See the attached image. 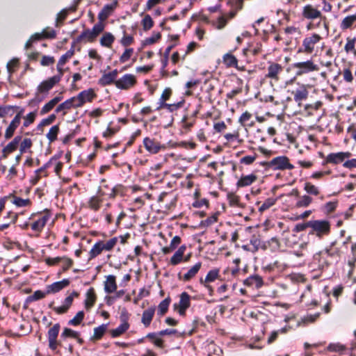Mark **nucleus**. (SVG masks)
I'll list each match as a JSON object with an SVG mask.
<instances>
[{"instance_id": "obj_44", "label": "nucleus", "mask_w": 356, "mask_h": 356, "mask_svg": "<svg viewBox=\"0 0 356 356\" xmlns=\"http://www.w3.org/2000/svg\"><path fill=\"white\" fill-rule=\"evenodd\" d=\"M114 41V35L109 32H106L103 34L102 37L100 39V44L103 47H111Z\"/></svg>"}, {"instance_id": "obj_31", "label": "nucleus", "mask_w": 356, "mask_h": 356, "mask_svg": "<svg viewBox=\"0 0 356 356\" xmlns=\"http://www.w3.org/2000/svg\"><path fill=\"white\" fill-rule=\"evenodd\" d=\"M146 337L156 347H158L159 348H165L164 341L163 339H162V337H161V335L159 334V332H149L146 335Z\"/></svg>"}, {"instance_id": "obj_26", "label": "nucleus", "mask_w": 356, "mask_h": 356, "mask_svg": "<svg viewBox=\"0 0 356 356\" xmlns=\"http://www.w3.org/2000/svg\"><path fill=\"white\" fill-rule=\"evenodd\" d=\"M128 191L127 187L122 184H115L112 187L111 194L108 195V200H115L117 196L124 197Z\"/></svg>"}, {"instance_id": "obj_53", "label": "nucleus", "mask_w": 356, "mask_h": 356, "mask_svg": "<svg viewBox=\"0 0 356 356\" xmlns=\"http://www.w3.org/2000/svg\"><path fill=\"white\" fill-rule=\"evenodd\" d=\"M107 330V324H102L97 327L94 328L93 336L92 340H99L101 339Z\"/></svg>"}, {"instance_id": "obj_8", "label": "nucleus", "mask_w": 356, "mask_h": 356, "mask_svg": "<svg viewBox=\"0 0 356 356\" xmlns=\"http://www.w3.org/2000/svg\"><path fill=\"white\" fill-rule=\"evenodd\" d=\"M322 40V37L317 33H313L306 36L302 42V45L299 47L298 53H304L306 54H312L314 50L316 45Z\"/></svg>"}, {"instance_id": "obj_58", "label": "nucleus", "mask_w": 356, "mask_h": 356, "mask_svg": "<svg viewBox=\"0 0 356 356\" xmlns=\"http://www.w3.org/2000/svg\"><path fill=\"white\" fill-rule=\"evenodd\" d=\"M12 202L18 207H29L32 204L30 199H22L16 195H12Z\"/></svg>"}, {"instance_id": "obj_39", "label": "nucleus", "mask_w": 356, "mask_h": 356, "mask_svg": "<svg viewBox=\"0 0 356 356\" xmlns=\"http://www.w3.org/2000/svg\"><path fill=\"white\" fill-rule=\"evenodd\" d=\"M161 38V34L160 32L153 33L151 37L147 38L142 41L141 47L138 49V51H140L146 46L151 45L157 42Z\"/></svg>"}, {"instance_id": "obj_9", "label": "nucleus", "mask_w": 356, "mask_h": 356, "mask_svg": "<svg viewBox=\"0 0 356 356\" xmlns=\"http://www.w3.org/2000/svg\"><path fill=\"white\" fill-rule=\"evenodd\" d=\"M292 68L296 70V76H301L303 74L319 70L318 65L315 64L311 59L306 61L294 63L292 64Z\"/></svg>"}, {"instance_id": "obj_16", "label": "nucleus", "mask_w": 356, "mask_h": 356, "mask_svg": "<svg viewBox=\"0 0 356 356\" xmlns=\"http://www.w3.org/2000/svg\"><path fill=\"white\" fill-rule=\"evenodd\" d=\"M350 156L351 153L349 152L330 153L326 156L325 159L323 162V165H325L327 163L337 165L339 163L343 162L346 159L350 157Z\"/></svg>"}, {"instance_id": "obj_48", "label": "nucleus", "mask_w": 356, "mask_h": 356, "mask_svg": "<svg viewBox=\"0 0 356 356\" xmlns=\"http://www.w3.org/2000/svg\"><path fill=\"white\" fill-rule=\"evenodd\" d=\"M238 60L232 53H227L222 56V62L227 67L236 66Z\"/></svg>"}, {"instance_id": "obj_40", "label": "nucleus", "mask_w": 356, "mask_h": 356, "mask_svg": "<svg viewBox=\"0 0 356 356\" xmlns=\"http://www.w3.org/2000/svg\"><path fill=\"white\" fill-rule=\"evenodd\" d=\"M252 118V113L248 111H245L240 116L238 122L243 127H253L254 125V122L251 120Z\"/></svg>"}, {"instance_id": "obj_37", "label": "nucleus", "mask_w": 356, "mask_h": 356, "mask_svg": "<svg viewBox=\"0 0 356 356\" xmlns=\"http://www.w3.org/2000/svg\"><path fill=\"white\" fill-rule=\"evenodd\" d=\"M21 121L14 118L5 131L4 137L6 140L11 138L16 129L19 126Z\"/></svg>"}, {"instance_id": "obj_20", "label": "nucleus", "mask_w": 356, "mask_h": 356, "mask_svg": "<svg viewBox=\"0 0 356 356\" xmlns=\"http://www.w3.org/2000/svg\"><path fill=\"white\" fill-rule=\"evenodd\" d=\"M104 200L105 198L103 196L97 193L95 195H92L88 199L87 202V207L89 209L97 212L101 209Z\"/></svg>"}, {"instance_id": "obj_28", "label": "nucleus", "mask_w": 356, "mask_h": 356, "mask_svg": "<svg viewBox=\"0 0 356 356\" xmlns=\"http://www.w3.org/2000/svg\"><path fill=\"white\" fill-rule=\"evenodd\" d=\"M86 300L84 301L85 308L87 310L90 309L95 304L97 300V295L95 289L90 287L86 292Z\"/></svg>"}, {"instance_id": "obj_50", "label": "nucleus", "mask_w": 356, "mask_h": 356, "mask_svg": "<svg viewBox=\"0 0 356 356\" xmlns=\"http://www.w3.org/2000/svg\"><path fill=\"white\" fill-rule=\"evenodd\" d=\"M117 237H113L107 241H100L102 251H111L118 243Z\"/></svg>"}, {"instance_id": "obj_15", "label": "nucleus", "mask_w": 356, "mask_h": 356, "mask_svg": "<svg viewBox=\"0 0 356 356\" xmlns=\"http://www.w3.org/2000/svg\"><path fill=\"white\" fill-rule=\"evenodd\" d=\"M137 83L134 75L126 74L115 82V86L118 89L128 90L134 86Z\"/></svg>"}, {"instance_id": "obj_5", "label": "nucleus", "mask_w": 356, "mask_h": 356, "mask_svg": "<svg viewBox=\"0 0 356 356\" xmlns=\"http://www.w3.org/2000/svg\"><path fill=\"white\" fill-rule=\"evenodd\" d=\"M56 83H58V78L50 77L47 80L43 81L37 88V92L35 97L29 102V104H38L44 99V96L40 95V93H47Z\"/></svg>"}, {"instance_id": "obj_38", "label": "nucleus", "mask_w": 356, "mask_h": 356, "mask_svg": "<svg viewBox=\"0 0 356 356\" xmlns=\"http://www.w3.org/2000/svg\"><path fill=\"white\" fill-rule=\"evenodd\" d=\"M49 294L47 293V290L44 292V291H42L40 290H38V291H35L33 295L31 296H28L26 298V300H25V304H24V308H27V306L26 305L32 302H34V301H37V300H41V299H43L44 298H45V296Z\"/></svg>"}, {"instance_id": "obj_55", "label": "nucleus", "mask_w": 356, "mask_h": 356, "mask_svg": "<svg viewBox=\"0 0 356 356\" xmlns=\"http://www.w3.org/2000/svg\"><path fill=\"white\" fill-rule=\"evenodd\" d=\"M73 105L72 104V99H68L59 104L56 107L55 112L57 113L63 112V115H65L67 114L66 111L71 109Z\"/></svg>"}, {"instance_id": "obj_41", "label": "nucleus", "mask_w": 356, "mask_h": 356, "mask_svg": "<svg viewBox=\"0 0 356 356\" xmlns=\"http://www.w3.org/2000/svg\"><path fill=\"white\" fill-rule=\"evenodd\" d=\"M129 326L130 325L129 323H121L118 327L110 330L111 337L113 338L120 337L129 330Z\"/></svg>"}, {"instance_id": "obj_1", "label": "nucleus", "mask_w": 356, "mask_h": 356, "mask_svg": "<svg viewBox=\"0 0 356 356\" xmlns=\"http://www.w3.org/2000/svg\"><path fill=\"white\" fill-rule=\"evenodd\" d=\"M60 330V325L58 323H55L48 330L47 337L49 348L54 353L58 355H61V348H63L65 352L72 354L74 352V346L72 343H68L67 346H65L64 343L67 341L68 338H78V335H81L80 332L69 327H64L60 334V339H58V337Z\"/></svg>"}, {"instance_id": "obj_21", "label": "nucleus", "mask_w": 356, "mask_h": 356, "mask_svg": "<svg viewBox=\"0 0 356 356\" xmlns=\"http://www.w3.org/2000/svg\"><path fill=\"white\" fill-rule=\"evenodd\" d=\"M339 27L342 31L356 29V13L346 16L340 22Z\"/></svg>"}, {"instance_id": "obj_10", "label": "nucleus", "mask_w": 356, "mask_h": 356, "mask_svg": "<svg viewBox=\"0 0 356 356\" xmlns=\"http://www.w3.org/2000/svg\"><path fill=\"white\" fill-rule=\"evenodd\" d=\"M79 296V293L74 291L65 298L62 305L56 307L54 306V302H51L49 304V307L54 311L56 314L62 315L66 314L72 305L74 298Z\"/></svg>"}, {"instance_id": "obj_49", "label": "nucleus", "mask_w": 356, "mask_h": 356, "mask_svg": "<svg viewBox=\"0 0 356 356\" xmlns=\"http://www.w3.org/2000/svg\"><path fill=\"white\" fill-rule=\"evenodd\" d=\"M60 131V127L58 124L52 126L46 136L49 143H54L58 138V134Z\"/></svg>"}, {"instance_id": "obj_60", "label": "nucleus", "mask_w": 356, "mask_h": 356, "mask_svg": "<svg viewBox=\"0 0 356 356\" xmlns=\"http://www.w3.org/2000/svg\"><path fill=\"white\" fill-rule=\"evenodd\" d=\"M84 316H85L84 312L79 311V312L76 313V314L75 315V316L73 318H72L71 320H70L68 321L67 324L69 325H72V326H79V325H81V323L83 321Z\"/></svg>"}, {"instance_id": "obj_30", "label": "nucleus", "mask_w": 356, "mask_h": 356, "mask_svg": "<svg viewBox=\"0 0 356 356\" xmlns=\"http://www.w3.org/2000/svg\"><path fill=\"white\" fill-rule=\"evenodd\" d=\"M155 313V308L154 307H149L147 309L143 311L142 314L141 322L145 327H148L154 318Z\"/></svg>"}, {"instance_id": "obj_61", "label": "nucleus", "mask_w": 356, "mask_h": 356, "mask_svg": "<svg viewBox=\"0 0 356 356\" xmlns=\"http://www.w3.org/2000/svg\"><path fill=\"white\" fill-rule=\"evenodd\" d=\"M19 60L17 58H13L7 63L6 67L10 75H12L16 72L19 67Z\"/></svg>"}, {"instance_id": "obj_46", "label": "nucleus", "mask_w": 356, "mask_h": 356, "mask_svg": "<svg viewBox=\"0 0 356 356\" xmlns=\"http://www.w3.org/2000/svg\"><path fill=\"white\" fill-rule=\"evenodd\" d=\"M184 104V100L180 101L177 103L174 104H167V103H161L160 106L157 108H165L170 112H174L177 111L179 108H181Z\"/></svg>"}, {"instance_id": "obj_36", "label": "nucleus", "mask_w": 356, "mask_h": 356, "mask_svg": "<svg viewBox=\"0 0 356 356\" xmlns=\"http://www.w3.org/2000/svg\"><path fill=\"white\" fill-rule=\"evenodd\" d=\"M100 183L101 185L97 188V194L103 196L105 200H108L107 194H111V191L112 190L113 186H111L105 179H102Z\"/></svg>"}, {"instance_id": "obj_59", "label": "nucleus", "mask_w": 356, "mask_h": 356, "mask_svg": "<svg viewBox=\"0 0 356 356\" xmlns=\"http://www.w3.org/2000/svg\"><path fill=\"white\" fill-rule=\"evenodd\" d=\"M266 141V135L264 131L257 129L252 134V143H264Z\"/></svg>"}, {"instance_id": "obj_57", "label": "nucleus", "mask_w": 356, "mask_h": 356, "mask_svg": "<svg viewBox=\"0 0 356 356\" xmlns=\"http://www.w3.org/2000/svg\"><path fill=\"white\" fill-rule=\"evenodd\" d=\"M220 269L213 268L210 270L205 277V281L208 282L209 284L213 282L216 280H220Z\"/></svg>"}, {"instance_id": "obj_12", "label": "nucleus", "mask_w": 356, "mask_h": 356, "mask_svg": "<svg viewBox=\"0 0 356 356\" xmlns=\"http://www.w3.org/2000/svg\"><path fill=\"white\" fill-rule=\"evenodd\" d=\"M334 259L330 256L329 252L325 248L314 255V261L318 264L320 269L328 268L332 263Z\"/></svg>"}, {"instance_id": "obj_22", "label": "nucleus", "mask_w": 356, "mask_h": 356, "mask_svg": "<svg viewBox=\"0 0 356 356\" xmlns=\"http://www.w3.org/2000/svg\"><path fill=\"white\" fill-rule=\"evenodd\" d=\"M18 218V214L13 211H8L3 218V223L0 224V232L8 229L12 224H15Z\"/></svg>"}, {"instance_id": "obj_64", "label": "nucleus", "mask_w": 356, "mask_h": 356, "mask_svg": "<svg viewBox=\"0 0 356 356\" xmlns=\"http://www.w3.org/2000/svg\"><path fill=\"white\" fill-rule=\"evenodd\" d=\"M346 347L340 343H332L328 345L327 350L330 352L342 353L346 350Z\"/></svg>"}, {"instance_id": "obj_51", "label": "nucleus", "mask_w": 356, "mask_h": 356, "mask_svg": "<svg viewBox=\"0 0 356 356\" xmlns=\"http://www.w3.org/2000/svg\"><path fill=\"white\" fill-rule=\"evenodd\" d=\"M62 263V267L61 269L58 271V275H60L63 273H65L74 264V261L67 257V256H63L62 257V261H60Z\"/></svg>"}, {"instance_id": "obj_7", "label": "nucleus", "mask_w": 356, "mask_h": 356, "mask_svg": "<svg viewBox=\"0 0 356 356\" xmlns=\"http://www.w3.org/2000/svg\"><path fill=\"white\" fill-rule=\"evenodd\" d=\"M143 145L145 150L150 154H156L166 149V145L154 136H147L143 138Z\"/></svg>"}, {"instance_id": "obj_6", "label": "nucleus", "mask_w": 356, "mask_h": 356, "mask_svg": "<svg viewBox=\"0 0 356 356\" xmlns=\"http://www.w3.org/2000/svg\"><path fill=\"white\" fill-rule=\"evenodd\" d=\"M310 228L311 231L309 232V234L316 235L319 238L329 235L331 231L330 223L326 220H311Z\"/></svg>"}, {"instance_id": "obj_3", "label": "nucleus", "mask_w": 356, "mask_h": 356, "mask_svg": "<svg viewBox=\"0 0 356 356\" xmlns=\"http://www.w3.org/2000/svg\"><path fill=\"white\" fill-rule=\"evenodd\" d=\"M105 24L102 22H97L95 24L92 30L87 29L84 30L73 42L76 43H81L83 40H86L88 42H92L95 41L96 38L104 31Z\"/></svg>"}, {"instance_id": "obj_34", "label": "nucleus", "mask_w": 356, "mask_h": 356, "mask_svg": "<svg viewBox=\"0 0 356 356\" xmlns=\"http://www.w3.org/2000/svg\"><path fill=\"white\" fill-rule=\"evenodd\" d=\"M78 95H79L81 101L83 102V105L87 102H92L97 97L96 93L92 88L83 90Z\"/></svg>"}, {"instance_id": "obj_2", "label": "nucleus", "mask_w": 356, "mask_h": 356, "mask_svg": "<svg viewBox=\"0 0 356 356\" xmlns=\"http://www.w3.org/2000/svg\"><path fill=\"white\" fill-rule=\"evenodd\" d=\"M51 217V212L47 209L42 211L33 213L29 217V220H31V229L37 233L42 232Z\"/></svg>"}, {"instance_id": "obj_23", "label": "nucleus", "mask_w": 356, "mask_h": 356, "mask_svg": "<svg viewBox=\"0 0 356 356\" xmlns=\"http://www.w3.org/2000/svg\"><path fill=\"white\" fill-rule=\"evenodd\" d=\"M118 74V72L116 69L113 70V71L108 73L104 74L99 79L98 83L102 86H106L108 85H111L113 83L115 84V82L117 81L115 79L117 78Z\"/></svg>"}, {"instance_id": "obj_56", "label": "nucleus", "mask_w": 356, "mask_h": 356, "mask_svg": "<svg viewBox=\"0 0 356 356\" xmlns=\"http://www.w3.org/2000/svg\"><path fill=\"white\" fill-rule=\"evenodd\" d=\"M304 190L309 195L317 196L320 194L319 188L309 181L305 183Z\"/></svg>"}, {"instance_id": "obj_42", "label": "nucleus", "mask_w": 356, "mask_h": 356, "mask_svg": "<svg viewBox=\"0 0 356 356\" xmlns=\"http://www.w3.org/2000/svg\"><path fill=\"white\" fill-rule=\"evenodd\" d=\"M353 64L349 63V65L343 69L341 74L343 80L346 83H352L353 81Z\"/></svg>"}, {"instance_id": "obj_47", "label": "nucleus", "mask_w": 356, "mask_h": 356, "mask_svg": "<svg viewBox=\"0 0 356 356\" xmlns=\"http://www.w3.org/2000/svg\"><path fill=\"white\" fill-rule=\"evenodd\" d=\"M356 39L355 38L348 37L346 38V43L344 46L345 51L348 53H353L356 57V49H355Z\"/></svg>"}, {"instance_id": "obj_63", "label": "nucleus", "mask_w": 356, "mask_h": 356, "mask_svg": "<svg viewBox=\"0 0 356 356\" xmlns=\"http://www.w3.org/2000/svg\"><path fill=\"white\" fill-rule=\"evenodd\" d=\"M100 241L95 243L89 252L90 259H94L102 252Z\"/></svg>"}, {"instance_id": "obj_54", "label": "nucleus", "mask_w": 356, "mask_h": 356, "mask_svg": "<svg viewBox=\"0 0 356 356\" xmlns=\"http://www.w3.org/2000/svg\"><path fill=\"white\" fill-rule=\"evenodd\" d=\"M171 299L168 296L162 300L158 306V314L161 316L165 315L168 310L169 305L170 304Z\"/></svg>"}, {"instance_id": "obj_13", "label": "nucleus", "mask_w": 356, "mask_h": 356, "mask_svg": "<svg viewBox=\"0 0 356 356\" xmlns=\"http://www.w3.org/2000/svg\"><path fill=\"white\" fill-rule=\"evenodd\" d=\"M179 298V302L174 304L173 307L179 315L184 316L186 310L191 307V296L186 292H182Z\"/></svg>"}, {"instance_id": "obj_43", "label": "nucleus", "mask_w": 356, "mask_h": 356, "mask_svg": "<svg viewBox=\"0 0 356 356\" xmlns=\"http://www.w3.org/2000/svg\"><path fill=\"white\" fill-rule=\"evenodd\" d=\"M313 201V198L309 195H304L299 197L298 200L296 203V208H305L309 207Z\"/></svg>"}, {"instance_id": "obj_11", "label": "nucleus", "mask_w": 356, "mask_h": 356, "mask_svg": "<svg viewBox=\"0 0 356 356\" xmlns=\"http://www.w3.org/2000/svg\"><path fill=\"white\" fill-rule=\"evenodd\" d=\"M302 15L307 19L314 20L321 19L323 20V26L327 29V18L323 16L321 12L311 4L305 6L302 8Z\"/></svg>"}, {"instance_id": "obj_45", "label": "nucleus", "mask_w": 356, "mask_h": 356, "mask_svg": "<svg viewBox=\"0 0 356 356\" xmlns=\"http://www.w3.org/2000/svg\"><path fill=\"white\" fill-rule=\"evenodd\" d=\"M227 199L230 207H243L240 202V197L234 193L229 192L227 194Z\"/></svg>"}, {"instance_id": "obj_32", "label": "nucleus", "mask_w": 356, "mask_h": 356, "mask_svg": "<svg viewBox=\"0 0 356 356\" xmlns=\"http://www.w3.org/2000/svg\"><path fill=\"white\" fill-rule=\"evenodd\" d=\"M325 249L334 259L340 258L343 254L341 248L337 246V241L332 242Z\"/></svg>"}, {"instance_id": "obj_24", "label": "nucleus", "mask_w": 356, "mask_h": 356, "mask_svg": "<svg viewBox=\"0 0 356 356\" xmlns=\"http://www.w3.org/2000/svg\"><path fill=\"white\" fill-rule=\"evenodd\" d=\"M22 138V137L21 136H17L11 142H10L5 147H3L2 149V157L3 159L7 158L8 154L15 152L17 149Z\"/></svg>"}, {"instance_id": "obj_17", "label": "nucleus", "mask_w": 356, "mask_h": 356, "mask_svg": "<svg viewBox=\"0 0 356 356\" xmlns=\"http://www.w3.org/2000/svg\"><path fill=\"white\" fill-rule=\"evenodd\" d=\"M293 96L296 102L300 105L302 102L305 101L309 95V92L304 84H298V86L291 90H289Z\"/></svg>"}, {"instance_id": "obj_62", "label": "nucleus", "mask_w": 356, "mask_h": 356, "mask_svg": "<svg viewBox=\"0 0 356 356\" xmlns=\"http://www.w3.org/2000/svg\"><path fill=\"white\" fill-rule=\"evenodd\" d=\"M37 112L33 111L28 113L26 116H24V122L22 128H26L33 124L36 118Z\"/></svg>"}, {"instance_id": "obj_35", "label": "nucleus", "mask_w": 356, "mask_h": 356, "mask_svg": "<svg viewBox=\"0 0 356 356\" xmlns=\"http://www.w3.org/2000/svg\"><path fill=\"white\" fill-rule=\"evenodd\" d=\"M63 96L58 95L51 99L49 102L45 104L40 110V115H44L51 111L54 106L62 100Z\"/></svg>"}, {"instance_id": "obj_25", "label": "nucleus", "mask_w": 356, "mask_h": 356, "mask_svg": "<svg viewBox=\"0 0 356 356\" xmlns=\"http://www.w3.org/2000/svg\"><path fill=\"white\" fill-rule=\"evenodd\" d=\"M70 284V281L69 279H63L61 281L54 282L47 286V293L49 294L58 293L68 286Z\"/></svg>"}, {"instance_id": "obj_33", "label": "nucleus", "mask_w": 356, "mask_h": 356, "mask_svg": "<svg viewBox=\"0 0 356 356\" xmlns=\"http://www.w3.org/2000/svg\"><path fill=\"white\" fill-rule=\"evenodd\" d=\"M116 277L115 275H110L106 277L104 283V291L107 293H112L117 289Z\"/></svg>"}, {"instance_id": "obj_27", "label": "nucleus", "mask_w": 356, "mask_h": 356, "mask_svg": "<svg viewBox=\"0 0 356 356\" xmlns=\"http://www.w3.org/2000/svg\"><path fill=\"white\" fill-rule=\"evenodd\" d=\"M243 284L249 287L259 289L264 285V281L260 275H252L243 281Z\"/></svg>"}, {"instance_id": "obj_14", "label": "nucleus", "mask_w": 356, "mask_h": 356, "mask_svg": "<svg viewBox=\"0 0 356 356\" xmlns=\"http://www.w3.org/2000/svg\"><path fill=\"white\" fill-rule=\"evenodd\" d=\"M267 67V73L265 75L266 79L278 81L280 79V74L283 71V66L277 63L269 62Z\"/></svg>"}, {"instance_id": "obj_4", "label": "nucleus", "mask_w": 356, "mask_h": 356, "mask_svg": "<svg viewBox=\"0 0 356 356\" xmlns=\"http://www.w3.org/2000/svg\"><path fill=\"white\" fill-rule=\"evenodd\" d=\"M261 165L273 170H293L294 168V165L290 163L289 159L286 156L275 157L269 161L262 163Z\"/></svg>"}, {"instance_id": "obj_29", "label": "nucleus", "mask_w": 356, "mask_h": 356, "mask_svg": "<svg viewBox=\"0 0 356 356\" xmlns=\"http://www.w3.org/2000/svg\"><path fill=\"white\" fill-rule=\"evenodd\" d=\"M257 179V175H255L254 174H250L248 175H243L237 181L236 185L238 188L246 187V186H250L252 184H253L254 181H256Z\"/></svg>"}, {"instance_id": "obj_18", "label": "nucleus", "mask_w": 356, "mask_h": 356, "mask_svg": "<svg viewBox=\"0 0 356 356\" xmlns=\"http://www.w3.org/2000/svg\"><path fill=\"white\" fill-rule=\"evenodd\" d=\"M118 6V0H113L111 3L104 5L102 9L98 13L99 22L104 23V22L106 21L108 17L113 13Z\"/></svg>"}, {"instance_id": "obj_52", "label": "nucleus", "mask_w": 356, "mask_h": 356, "mask_svg": "<svg viewBox=\"0 0 356 356\" xmlns=\"http://www.w3.org/2000/svg\"><path fill=\"white\" fill-rule=\"evenodd\" d=\"M75 42H72L71 48L65 54H63L58 60V65H64L67 61L71 58L74 54Z\"/></svg>"}, {"instance_id": "obj_19", "label": "nucleus", "mask_w": 356, "mask_h": 356, "mask_svg": "<svg viewBox=\"0 0 356 356\" xmlns=\"http://www.w3.org/2000/svg\"><path fill=\"white\" fill-rule=\"evenodd\" d=\"M202 266V262H197L195 265L191 267L185 274L182 275L181 273H179L177 274L178 279L185 282H189L196 276Z\"/></svg>"}]
</instances>
